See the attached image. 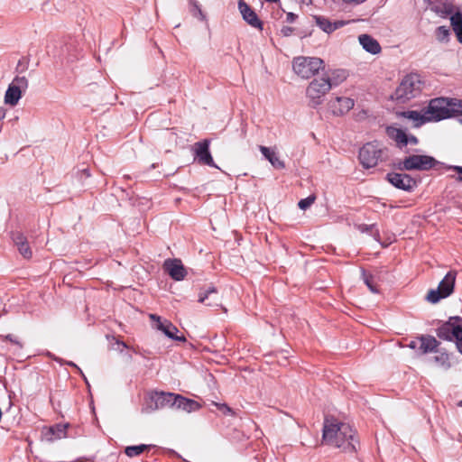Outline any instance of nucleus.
<instances>
[{
	"label": "nucleus",
	"mask_w": 462,
	"mask_h": 462,
	"mask_svg": "<svg viewBox=\"0 0 462 462\" xmlns=\"http://www.w3.org/2000/svg\"><path fill=\"white\" fill-rule=\"evenodd\" d=\"M386 134L395 142L396 147L400 150L407 146V134L402 129L394 126H387Z\"/></svg>",
	"instance_id": "21"
},
{
	"label": "nucleus",
	"mask_w": 462,
	"mask_h": 462,
	"mask_svg": "<svg viewBox=\"0 0 462 462\" xmlns=\"http://www.w3.org/2000/svg\"><path fill=\"white\" fill-rule=\"evenodd\" d=\"M11 85L16 86V88H18V89H20L21 91H25L28 88V79L24 76H23V77L16 76L14 79Z\"/></svg>",
	"instance_id": "35"
},
{
	"label": "nucleus",
	"mask_w": 462,
	"mask_h": 462,
	"mask_svg": "<svg viewBox=\"0 0 462 462\" xmlns=\"http://www.w3.org/2000/svg\"><path fill=\"white\" fill-rule=\"evenodd\" d=\"M293 71L302 79H310L324 69V61L317 57H296L292 61Z\"/></svg>",
	"instance_id": "5"
},
{
	"label": "nucleus",
	"mask_w": 462,
	"mask_h": 462,
	"mask_svg": "<svg viewBox=\"0 0 462 462\" xmlns=\"http://www.w3.org/2000/svg\"><path fill=\"white\" fill-rule=\"evenodd\" d=\"M383 150L375 143H365L359 151L360 163L366 169L376 166L381 160Z\"/></svg>",
	"instance_id": "9"
},
{
	"label": "nucleus",
	"mask_w": 462,
	"mask_h": 462,
	"mask_svg": "<svg viewBox=\"0 0 462 462\" xmlns=\"http://www.w3.org/2000/svg\"><path fill=\"white\" fill-rule=\"evenodd\" d=\"M457 273L454 271H449L445 277L440 281L439 286L436 290H430L427 296L426 300L430 303H437L441 299H445L451 295L454 291L455 282H456Z\"/></svg>",
	"instance_id": "7"
},
{
	"label": "nucleus",
	"mask_w": 462,
	"mask_h": 462,
	"mask_svg": "<svg viewBox=\"0 0 462 462\" xmlns=\"http://www.w3.org/2000/svg\"><path fill=\"white\" fill-rule=\"evenodd\" d=\"M449 34V29L447 26H439L436 29V37L439 42H448Z\"/></svg>",
	"instance_id": "34"
},
{
	"label": "nucleus",
	"mask_w": 462,
	"mask_h": 462,
	"mask_svg": "<svg viewBox=\"0 0 462 462\" xmlns=\"http://www.w3.org/2000/svg\"><path fill=\"white\" fill-rule=\"evenodd\" d=\"M347 77V73L344 69L336 70L333 72V77L330 79L331 83H333V86H337L341 82H343Z\"/></svg>",
	"instance_id": "33"
},
{
	"label": "nucleus",
	"mask_w": 462,
	"mask_h": 462,
	"mask_svg": "<svg viewBox=\"0 0 462 462\" xmlns=\"http://www.w3.org/2000/svg\"><path fill=\"white\" fill-rule=\"evenodd\" d=\"M436 334L442 340L453 341L455 338L457 351L462 355V318L450 317L436 329Z\"/></svg>",
	"instance_id": "3"
},
{
	"label": "nucleus",
	"mask_w": 462,
	"mask_h": 462,
	"mask_svg": "<svg viewBox=\"0 0 462 462\" xmlns=\"http://www.w3.org/2000/svg\"><path fill=\"white\" fill-rule=\"evenodd\" d=\"M459 407H462V400L457 403Z\"/></svg>",
	"instance_id": "53"
},
{
	"label": "nucleus",
	"mask_w": 462,
	"mask_h": 462,
	"mask_svg": "<svg viewBox=\"0 0 462 462\" xmlns=\"http://www.w3.org/2000/svg\"><path fill=\"white\" fill-rule=\"evenodd\" d=\"M419 143V139L413 134H407V145H417Z\"/></svg>",
	"instance_id": "43"
},
{
	"label": "nucleus",
	"mask_w": 462,
	"mask_h": 462,
	"mask_svg": "<svg viewBox=\"0 0 462 462\" xmlns=\"http://www.w3.org/2000/svg\"><path fill=\"white\" fill-rule=\"evenodd\" d=\"M450 102L448 97H436L429 102L425 107L429 122H439L451 117L448 106Z\"/></svg>",
	"instance_id": "8"
},
{
	"label": "nucleus",
	"mask_w": 462,
	"mask_h": 462,
	"mask_svg": "<svg viewBox=\"0 0 462 462\" xmlns=\"http://www.w3.org/2000/svg\"><path fill=\"white\" fill-rule=\"evenodd\" d=\"M83 171H84V173H85L88 177H89V176H90V173H89V171H88V170H87V169H86V170H84Z\"/></svg>",
	"instance_id": "50"
},
{
	"label": "nucleus",
	"mask_w": 462,
	"mask_h": 462,
	"mask_svg": "<svg viewBox=\"0 0 462 462\" xmlns=\"http://www.w3.org/2000/svg\"><path fill=\"white\" fill-rule=\"evenodd\" d=\"M438 354L433 357L434 362L444 368L445 370H448L451 367V363L449 360V355L447 351L444 350H439Z\"/></svg>",
	"instance_id": "30"
},
{
	"label": "nucleus",
	"mask_w": 462,
	"mask_h": 462,
	"mask_svg": "<svg viewBox=\"0 0 462 462\" xmlns=\"http://www.w3.org/2000/svg\"><path fill=\"white\" fill-rule=\"evenodd\" d=\"M152 445L140 444L137 446H128L125 448V454L129 457L141 455L143 452L149 450Z\"/></svg>",
	"instance_id": "31"
},
{
	"label": "nucleus",
	"mask_w": 462,
	"mask_h": 462,
	"mask_svg": "<svg viewBox=\"0 0 462 462\" xmlns=\"http://www.w3.org/2000/svg\"><path fill=\"white\" fill-rule=\"evenodd\" d=\"M460 122L462 123V119L460 120Z\"/></svg>",
	"instance_id": "54"
},
{
	"label": "nucleus",
	"mask_w": 462,
	"mask_h": 462,
	"mask_svg": "<svg viewBox=\"0 0 462 462\" xmlns=\"http://www.w3.org/2000/svg\"><path fill=\"white\" fill-rule=\"evenodd\" d=\"M398 117H403L412 121L414 127H420L421 125L429 123V118L426 116L425 107H423L420 111L416 110H407L397 112Z\"/></svg>",
	"instance_id": "18"
},
{
	"label": "nucleus",
	"mask_w": 462,
	"mask_h": 462,
	"mask_svg": "<svg viewBox=\"0 0 462 462\" xmlns=\"http://www.w3.org/2000/svg\"><path fill=\"white\" fill-rule=\"evenodd\" d=\"M214 405L224 415H231V416L235 415V411L226 403H217V402H214Z\"/></svg>",
	"instance_id": "38"
},
{
	"label": "nucleus",
	"mask_w": 462,
	"mask_h": 462,
	"mask_svg": "<svg viewBox=\"0 0 462 462\" xmlns=\"http://www.w3.org/2000/svg\"><path fill=\"white\" fill-rule=\"evenodd\" d=\"M421 80L420 76L415 73L406 75L392 96L398 102L404 103L421 92Z\"/></svg>",
	"instance_id": "2"
},
{
	"label": "nucleus",
	"mask_w": 462,
	"mask_h": 462,
	"mask_svg": "<svg viewBox=\"0 0 462 462\" xmlns=\"http://www.w3.org/2000/svg\"><path fill=\"white\" fill-rule=\"evenodd\" d=\"M419 340H417V337L414 339V340H411L409 344V347H411V349H418L419 347Z\"/></svg>",
	"instance_id": "46"
},
{
	"label": "nucleus",
	"mask_w": 462,
	"mask_h": 462,
	"mask_svg": "<svg viewBox=\"0 0 462 462\" xmlns=\"http://www.w3.org/2000/svg\"><path fill=\"white\" fill-rule=\"evenodd\" d=\"M361 278H362L364 283L371 291V292L379 293V286H378L379 277L377 275H374L369 272H366L365 269H361Z\"/></svg>",
	"instance_id": "27"
},
{
	"label": "nucleus",
	"mask_w": 462,
	"mask_h": 462,
	"mask_svg": "<svg viewBox=\"0 0 462 462\" xmlns=\"http://www.w3.org/2000/svg\"><path fill=\"white\" fill-rule=\"evenodd\" d=\"M417 340H419L420 343L418 350L421 355L438 352V348L440 345V342L430 335L418 336Z\"/></svg>",
	"instance_id": "17"
},
{
	"label": "nucleus",
	"mask_w": 462,
	"mask_h": 462,
	"mask_svg": "<svg viewBox=\"0 0 462 462\" xmlns=\"http://www.w3.org/2000/svg\"><path fill=\"white\" fill-rule=\"evenodd\" d=\"M294 30L295 29L293 27L284 25L281 29V34L283 37H289L293 33Z\"/></svg>",
	"instance_id": "40"
},
{
	"label": "nucleus",
	"mask_w": 462,
	"mask_h": 462,
	"mask_svg": "<svg viewBox=\"0 0 462 462\" xmlns=\"http://www.w3.org/2000/svg\"><path fill=\"white\" fill-rule=\"evenodd\" d=\"M298 15L295 14L294 13H287V15H286V21L288 23H293L296 19H297Z\"/></svg>",
	"instance_id": "44"
},
{
	"label": "nucleus",
	"mask_w": 462,
	"mask_h": 462,
	"mask_svg": "<svg viewBox=\"0 0 462 462\" xmlns=\"http://www.w3.org/2000/svg\"><path fill=\"white\" fill-rule=\"evenodd\" d=\"M322 438L326 444L341 448L346 453H355L359 448L356 431L349 424L334 417L325 418Z\"/></svg>",
	"instance_id": "1"
},
{
	"label": "nucleus",
	"mask_w": 462,
	"mask_h": 462,
	"mask_svg": "<svg viewBox=\"0 0 462 462\" xmlns=\"http://www.w3.org/2000/svg\"><path fill=\"white\" fill-rule=\"evenodd\" d=\"M163 269L175 281H182L187 275V271L181 260L177 258L165 260Z\"/></svg>",
	"instance_id": "14"
},
{
	"label": "nucleus",
	"mask_w": 462,
	"mask_h": 462,
	"mask_svg": "<svg viewBox=\"0 0 462 462\" xmlns=\"http://www.w3.org/2000/svg\"><path fill=\"white\" fill-rule=\"evenodd\" d=\"M355 106L354 99L346 97H337L329 102V107L335 116H343Z\"/></svg>",
	"instance_id": "16"
},
{
	"label": "nucleus",
	"mask_w": 462,
	"mask_h": 462,
	"mask_svg": "<svg viewBox=\"0 0 462 462\" xmlns=\"http://www.w3.org/2000/svg\"><path fill=\"white\" fill-rule=\"evenodd\" d=\"M448 168L458 173V176L456 178V180L459 182H462V166H449Z\"/></svg>",
	"instance_id": "42"
},
{
	"label": "nucleus",
	"mask_w": 462,
	"mask_h": 462,
	"mask_svg": "<svg viewBox=\"0 0 462 462\" xmlns=\"http://www.w3.org/2000/svg\"><path fill=\"white\" fill-rule=\"evenodd\" d=\"M315 199L316 197L314 195H310L305 199H300L298 203V206L300 209L305 210L314 203Z\"/></svg>",
	"instance_id": "37"
},
{
	"label": "nucleus",
	"mask_w": 462,
	"mask_h": 462,
	"mask_svg": "<svg viewBox=\"0 0 462 462\" xmlns=\"http://www.w3.org/2000/svg\"><path fill=\"white\" fill-rule=\"evenodd\" d=\"M177 394L165 392H154L150 395V403L148 408L151 411H156L166 407H174Z\"/></svg>",
	"instance_id": "11"
},
{
	"label": "nucleus",
	"mask_w": 462,
	"mask_h": 462,
	"mask_svg": "<svg viewBox=\"0 0 462 462\" xmlns=\"http://www.w3.org/2000/svg\"><path fill=\"white\" fill-rule=\"evenodd\" d=\"M439 162L432 156L412 154L393 163V168L400 171H429L434 168Z\"/></svg>",
	"instance_id": "4"
},
{
	"label": "nucleus",
	"mask_w": 462,
	"mask_h": 462,
	"mask_svg": "<svg viewBox=\"0 0 462 462\" xmlns=\"http://www.w3.org/2000/svg\"><path fill=\"white\" fill-rule=\"evenodd\" d=\"M5 116V110L0 107V120L4 119Z\"/></svg>",
	"instance_id": "48"
},
{
	"label": "nucleus",
	"mask_w": 462,
	"mask_h": 462,
	"mask_svg": "<svg viewBox=\"0 0 462 462\" xmlns=\"http://www.w3.org/2000/svg\"><path fill=\"white\" fill-rule=\"evenodd\" d=\"M149 318L150 319L156 321V328L162 331L169 338L180 342L186 341L184 336H177L179 329L171 321L167 319L162 321L161 317L156 314H150Z\"/></svg>",
	"instance_id": "13"
},
{
	"label": "nucleus",
	"mask_w": 462,
	"mask_h": 462,
	"mask_svg": "<svg viewBox=\"0 0 462 462\" xmlns=\"http://www.w3.org/2000/svg\"><path fill=\"white\" fill-rule=\"evenodd\" d=\"M199 302L204 303L207 306L214 307V306H219V299L217 297V289L212 286L209 287L205 291H201L199 295Z\"/></svg>",
	"instance_id": "24"
},
{
	"label": "nucleus",
	"mask_w": 462,
	"mask_h": 462,
	"mask_svg": "<svg viewBox=\"0 0 462 462\" xmlns=\"http://www.w3.org/2000/svg\"><path fill=\"white\" fill-rule=\"evenodd\" d=\"M176 409L182 410L188 412L198 411L200 405L198 402L186 398L182 395L177 394L176 402L174 404Z\"/></svg>",
	"instance_id": "26"
},
{
	"label": "nucleus",
	"mask_w": 462,
	"mask_h": 462,
	"mask_svg": "<svg viewBox=\"0 0 462 462\" xmlns=\"http://www.w3.org/2000/svg\"><path fill=\"white\" fill-rule=\"evenodd\" d=\"M303 4L310 5L312 3L311 0H301Z\"/></svg>",
	"instance_id": "49"
},
{
	"label": "nucleus",
	"mask_w": 462,
	"mask_h": 462,
	"mask_svg": "<svg viewBox=\"0 0 462 462\" xmlns=\"http://www.w3.org/2000/svg\"><path fill=\"white\" fill-rule=\"evenodd\" d=\"M316 24L325 32L331 33L334 31L343 27L346 24L344 21L330 22L328 18L321 15L313 16Z\"/></svg>",
	"instance_id": "20"
},
{
	"label": "nucleus",
	"mask_w": 462,
	"mask_h": 462,
	"mask_svg": "<svg viewBox=\"0 0 462 462\" xmlns=\"http://www.w3.org/2000/svg\"><path fill=\"white\" fill-rule=\"evenodd\" d=\"M191 5V13L195 17L199 18L200 20H205V14H203L199 3L197 0H189Z\"/></svg>",
	"instance_id": "36"
},
{
	"label": "nucleus",
	"mask_w": 462,
	"mask_h": 462,
	"mask_svg": "<svg viewBox=\"0 0 462 462\" xmlns=\"http://www.w3.org/2000/svg\"><path fill=\"white\" fill-rule=\"evenodd\" d=\"M359 42L362 47L371 54H378L381 52L382 48L377 40L368 34H361L359 36Z\"/></svg>",
	"instance_id": "25"
},
{
	"label": "nucleus",
	"mask_w": 462,
	"mask_h": 462,
	"mask_svg": "<svg viewBox=\"0 0 462 462\" xmlns=\"http://www.w3.org/2000/svg\"><path fill=\"white\" fill-rule=\"evenodd\" d=\"M345 4L357 5L365 3L366 0H342Z\"/></svg>",
	"instance_id": "45"
},
{
	"label": "nucleus",
	"mask_w": 462,
	"mask_h": 462,
	"mask_svg": "<svg viewBox=\"0 0 462 462\" xmlns=\"http://www.w3.org/2000/svg\"><path fill=\"white\" fill-rule=\"evenodd\" d=\"M448 101L450 102L448 108L451 117L462 115V100L448 98Z\"/></svg>",
	"instance_id": "32"
},
{
	"label": "nucleus",
	"mask_w": 462,
	"mask_h": 462,
	"mask_svg": "<svg viewBox=\"0 0 462 462\" xmlns=\"http://www.w3.org/2000/svg\"><path fill=\"white\" fill-rule=\"evenodd\" d=\"M12 239L17 247L19 253L25 258L30 259L32 256V252L29 245L26 236L21 232H13Z\"/></svg>",
	"instance_id": "19"
},
{
	"label": "nucleus",
	"mask_w": 462,
	"mask_h": 462,
	"mask_svg": "<svg viewBox=\"0 0 462 462\" xmlns=\"http://www.w3.org/2000/svg\"><path fill=\"white\" fill-rule=\"evenodd\" d=\"M210 140L204 139L197 142L192 147L194 161L200 165L217 167L209 151Z\"/></svg>",
	"instance_id": "10"
},
{
	"label": "nucleus",
	"mask_w": 462,
	"mask_h": 462,
	"mask_svg": "<svg viewBox=\"0 0 462 462\" xmlns=\"http://www.w3.org/2000/svg\"><path fill=\"white\" fill-rule=\"evenodd\" d=\"M280 0H266V2H269V3H277L279 2Z\"/></svg>",
	"instance_id": "51"
},
{
	"label": "nucleus",
	"mask_w": 462,
	"mask_h": 462,
	"mask_svg": "<svg viewBox=\"0 0 462 462\" xmlns=\"http://www.w3.org/2000/svg\"><path fill=\"white\" fill-rule=\"evenodd\" d=\"M332 87L333 83H331L329 77L314 79L306 89L311 106L316 107L320 105L323 102V97Z\"/></svg>",
	"instance_id": "6"
},
{
	"label": "nucleus",
	"mask_w": 462,
	"mask_h": 462,
	"mask_svg": "<svg viewBox=\"0 0 462 462\" xmlns=\"http://www.w3.org/2000/svg\"><path fill=\"white\" fill-rule=\"evenodd\" d=\"M450 22L457 41L462 42V14L456 13L450 17Z\"/></svg>",
	"instance_id": "29"
},
{
	"label": "nucleus",
	"mask_w": 462,
	"mask_h": 462,
	"mask_svg": "<svg viewBox=\"0 0 462 462\" xmlns=\"http://www.w3.org/2000/svg\"><path fill=\"white\" fill-rule=\"evenodd\" d=\"M69 423H57L47 429L45 436L49 441L60 439L67 437Z\"/></svg>",
	"instance_id": "22"
},
{
	"label": "nucleus",
	"mask_w": 462,
	"mask_h": 462,
	"mask_svg": "<svg viewBox=\"0 0 462 462\" xmlns=\"http://www.w3.org/2000/svg\"><path fill=\"white\" fill-rule=\"evenodd\" d=\"M67 365H69V366H72L74 368H76L81 374H83L82 371L80 370V368L75 364L73 363L72 361H69L67 362Z\"/></svg>",
	"instance_id": "47"
},
{
	"label": "nucleus",
	"mask_w": 462,
	"mask_h": 462,
	"mask_svg": "<svg viewBox=\"0 0 462 462\" xmlns=\"http://www.w3.org/2000/svg\"><path fill=\"white\" fill-rule=\"evenodd\" d=\"M386 180L393 187L408 192L417 187L416 180L407 173L389 172L386 175Z\"/></svg>",
	"instance_id": "12"
},
{
	"label": "nucleus",
	"mask_w": 462,
	"mask_h": 462,
	"mask_svg": "<svg viewBox=\"0 0 462 462\" xmlns=\"http://www.w3.org/2000/svg\"><path fill=\"white\" fill-rule=\"evenodd\" d=\"M259 150L273 168L277 170H282L285 168V162L280 159L275 151L263 145L259 146Z\"/></svg>",
	"instance_id": "23"
},
{
	"label": "nucleus",
	"mask_w": 462,
	"mask_h": 462,
	"mask_svg": "<svg viewBox=\"0 0 462 462\" xmlns=\"http://www.w3.org/2000/svg\"><path fill=\"white\" fill-rule=\"evenodd\" d=\"M22 92L16 86L10 84L5 95V104L15 106L22 97Z\"/></svg>",
	"instance_id": "28"
},
{
	"label": "nucleus",
	"mask_w": 462,
	"mask_h": 462,
	"mask_svg": "<svg viewBox=\"0 0 462 462\" xmlns=\"http://www.w3.org/2000/svg\"><path fill=\"white\" fill-rule=\"evenodd\" d=\"M374 228V225L360 224L357 229L362 233H370Z\"/></svg>",
	"instance_id": "41"
},
{
	"label": "nucleus",
	"mask_w": 462,
	"mask_h": 462,
	"mask_svg": "<svg viewBox=\"0 0 462 462\" xmlns=\"http://www.w3.org/2000/svg\"><path fill=\"white\" fill-rule=\"evenodd\" d=\"M238 8L243 19L253 28L263 31V23L260 20L257 14L244 1H239Z\"/></svg>",
	"instance_id": "15"
},
{
	"label": "nucleus",
	"mask_w": 462,
	"mask_h": 462,
	"mask_svg": "<svg viewBox=\"0 0 462 462\" xmlns=\"http://www.w3.org/2000/svg\"><path fill=\"white\" fill-rule=\"evenodd\" d=\"M3 340H6L11 342L14 345H16L19 348L23 347L22 342L18 339V337L13 334H8L6 336L2 337Z\"/></svg>",
	"instance_id": "39"
},
{
	"label": "nucleus",
	"mask_w": 462,
	"mask_h": 462,
	"mask_svg": "<svg viewBox=\"0 0 462 462\" xmlns=\"http://www.w3.org/2000/svg\"><path fill=\"white\" fill-rule=\"evenodd\" d=\"M122 346L125 347V348H127V345L125 343V342H121Z\"/></svg>",
	"instance_id": "52"
}]
</instances>
